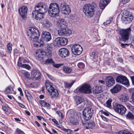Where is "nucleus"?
<instances>
[{"label":"nucleus","instance_id":"72a5a7b5","mask_svg":"<svg viewBox=\"0 0 134 134\" xmlns=\"http://www.w3.org/2000/svg\"><path fill=\"white\" fill-rule=\"evenodd\" d=\"M12 45L10 43H8L7 45V52L9 54H10L11 53L12 51Z\"/></svg>","mask_w":134,"mask_h":134},{"label":"nucleus","instance_id":"f257e3e1","mask_svg":"<svg viewBox=\"0 0 134 134\" xmlns=\"http://www.w3.org/2000/svg\"><path fill=\"white\" fill-rule=\"evenodd\" d=\"M35 9L32 13L33 17L36 20H40L43 18L44 14L47 11L48 7L45 4L40 3L35 5Z\"/></svg>","mask_w":134,"mask_h":134},{"label":"nucleus","instance_id":"de8ad7c7","mask_svg":"<svg viewBox=\"0 0 134 134\" xmlns=\"http://www.w3.org/2000/svg\"><path fill=\"white\" fill-rule=\"evenodd\" d=\"M112 102V100L111 99H109L107 100L106 102L107 106L108 108H110L111 107V103Z\"/></svg>","mask_w":134,"mask_h":134},{"label":"nucleus","instance_id":"c9c22d12","mask_svg":"<svg viewBox=\"0 0 134 134\" xmlns=\"http://www.w3.org/2000/svg\"><path fill=\"white\" fill-rule=\"evenodd\" d=\"M102 89L100 87L96 86L95 89L93 90V92L95 94H97L102 92Z\"/></svg>","mask_w":134,"mask_h":134},{"label":"nucleus","instance_id":"338daca9","mask_svg":"<svg viewBox=\"0 0 134 134\" xmlns=\"http://www.w3.org/2000/svg\"><path fill=\"white\" fill-rule=\"evenodd\" d=\"M2 107L4 111H8V110L5 106H3Z\"/></svg>","mask_w":134,"mask_h":134},{"label":"nucleus","instance_id":"ddd939ff","mask_svg":"<svg viewBox=\"0 0 134 134\" xmlns=\"http://www.w3.org/2000/svg\"><path fill=\"white\" fill-rule=\"evenodd\" d=\"M18 11L22 19L24 20H26L27 11V7L22 6L19 8Z\"/></svg>","mask_w":134,"mask_h":134},{"label":"nucleus","instance_id":"6ab92c4d","mask_svg":"<svg viewBox=\"0 0 134 134\" xmlns=\"http://www.w3.org/2000/svg\"><path fill=\"white\" fill-rule=\"evenodd\" d=\"M105 80L107 85L108 87H110L113 85L115 83V81L114 78L111 76L106 77Z\"/></svg>","mask_w":134,"mask_h":134},{"label":"nucleus","instance_id":"9d476101","mask_svg":"<svg viewBox=\"0 0 134 134\" xmlns=\"http://www.w3.org/2000/svg\"><path fill=\"white\" fill-rule=\"evenodd\" d=\"M94 11L92 8H89L87 4H85L83 7V11L85 15L89 18L92 16Z\"/></svg>","mask_w":134,"mask_h":134},{"label":"nucleus","instance_id":"a18cd8bd","mask_svg":"<svg viewBox=\"0 0 134 134\" xmlns=\"http://www.w3.org/2000/svg\"><path fill=\"white\" fill-rule=\"evenodd\" d=\"M18 60L19 61H20L21 62V63L23 62L24 63H28L29 62V61L28 59H25L21 57H20Z\"/></svg>","mask_w":134,"mask_h":134},{"label":"nucleus","instance_id":"20e7f679","mask_svg":"<svg viewBox=\"0 0 134 134\" xmlns=\"http://www.w3.org/2000/svg\"><path fill=\"white\" fill-rule=\"evenodd\" d=\"M93 113V110L89 107L85 108L83 111V117L81 120L82 124H85V122L91 118Z\"/></svg>","mask_w":134,"mask_h":134},{"label":"nucleus","instance_id":"f3484780","mask_svg":"<svg viewBox=\"0 0 134 134\" xmlns=\"http://www.w3.org/2000/svg\"><path fill=\"white\" fill-rule=\"evenodd\" d=\"M56 25L59 27H66L67 26V24L66 21L62 18L58 19L56 21Z\"/></svg>","mask_w":134,"mask_h":134},{"label":"nucleus","instance_id":"49530a36","mask_svg":"<svg viewBox=\"0 0 134 134\" xmlns=\"http://www.w3.org/2000/svg\"><path fill=\"white\" fill-rule=\"evenodd\" d=\"M74 82H72L71 83L65 82L64 83L65 86L67 88L70 87L73 84Z\"/></svg>","mask_w":134,"mask_h":134},{"label":"nucleus","instance_id":"b1692460","mask_svg":"<svg viewBox=\"0 0 134 134\" xmlns=\"http://www.w3.org/2000/svg\"><path fill=\"white\" fill-rule=\"evenodd\" d=\"M43 27L46 28H49L52 25V23L47 19H45L42 23Z\"/></svg>","mask_w":134,"mask_h":134},{"label":"nucleus","instance_id":"680f3d73","mask_svg":"<svg viewBox=\"0 0 134 134\" xmlns=\"http://www.w3.org/2000/svg\"><path fill=\"white\" fill-rule=\"evenodd\" d=\"M101 118H102V119L103 120H104V121H106V122L107 121V118L105 117H104L103 115H101Z\"/></svg>","mask_w":134,"mask_h":134},{"label":"nucleus","instance_id":"c03bdc74","mask_svg":"<svg viewBox=\"0 0 134 134\" xmlns=\"http://www.w3.org/2000/svg\"><path fill=\"white\" fill-rule=\"evenodd\" d=\"M113 19L112 17H111L109 18L105 22H104L103 23V25L104 26H106V25L109 24L113 20Z\"/></svg>","mask_w":134,"mask_h":134},{"label":"nucleus","instance_id":"4d7b16f0","mask_svg":"<svg viewBox=\"0 0 134 134\" xmlns=\"http://www.w3.org/2000/svg\"><path fill=\"white\" fill-rule=\"evenodd\" d=\"M98 82L99 84L100 85H104L105 83V82L103 80H99Z\"/></svg>","mask_w":134,"mask_h":134},{"label":"nucleus","instance_id":"7ed1b4c3","mask_svg":"<svg viewBox=\"0 0 134 134\" xmlns=\"http://www.w3.org/2000/svg\"><path fill=\"white\" fill-rule=\"evenodd\" d=\"M60 9L57 3H51L48 8V13L51 17L54 18L58 15Z\"/></svg>","mask_w":134,"mask_h":134},{"label":"nucleus","instance_id":"79ce46f5","mask_svg":"<svg viewBox=\"0 0 134 134\" xmlns=\"http://www.w3.org/2000/svg\"><path fill=\"white\" fill-rule=\"evenodd\" d=\"M87 5L90 8H92L93 10H94V8L97 6V4L94 2L92 3L91 4H87Z\"/></svg>","mask_w":134,"mask_h":134},{"label":"nucleus","instance_id":"2f4dec72","mask_svg":"<svg viewBox=\"0 0 134 134\" xmlns=\"http://www.w3.org/2000/svg\"><path fill=\"white\" fill-rule=\"evenodd\" d=\"M39 103L43 107H46L48 108L50 107V105L44 100H40L39 101Z\"/></svg>","mask_w":134,"mask_h":134},{"label":"nucleus","instance_id":"6e6d98bb","mask_svg":"<svg viewBox=\"0 0 134 134\" xmlns=\"http://www.w3.org/2000/svg\"><path fill=\"white\" fill-rule=\"evenodd\" d=\"M56 113L58 114L59 116H60L62 119H63V116L62 115V113L60 111H58L56 112Z\"/></svg>","mask_w":134,"mask_h":134},{"label":"nucleus","instance_id":"3c124183","mask_svg":"<svg viewBox=\"0 0 134 134\" xmlns=\"http://www.w3.org/2000/svg\"><path fill=\"white\" fill-rule=\"evenodd\" d=\"M78 67L80 68H83L85 67L84 64L82 63H80L77 64Z\"/></svg>","mask_w":134,"mask_h":134},{"label":"nucleus","instance_id":"f03ea898","mask_svg":"<svg viewBox=\"0 0 134 134\" xmlns=\"http://www.w3.org/2000/svg\"><path fill=\"white\" fill-rule=\"evenodd\" d=\"M27 34L30 40L33 42H36L40 36L38 30L34 27H30L28 30Z\"/></svg>","mask_w":134,"mask_h":134},{"label":"nucleus","instance_id":"412c9836","mask_svg":"<svg viewBox=\"0 0 134 134\" xmlns=\"http://www.w3.org/2000/svg\"><path fill=\"white\" fill-rule=\"evenodd\" d=\"M45 84L46 89L49 92L54 88L53 87V83L48 80L46 81Z\"/></svg>","mask_w":134,"mask_h":134},{"label":"nucleus","instance_id":"69168bd1","mask_svg":"<svg viewBox=\"0 0 134 134\" xmlns=\"http://www.w3.org/2000/svg\"><path fill=\"white\" fill-rule=\"evenodd\" d=\"M118 61L120 62V63H122L123 62V60L121 58H118L117 59Z\"/></svg>","mask_w":134,"mask_h":134},{"label":"nucleus","instance_id":"c85d7f7f","mask_svg":"<svg viewBox=\"0 0 134 134\" xmlns=\"http://www.w3.org/2000/svg\"><path fill=\"white\" fill-rule=\"evenodd\" d=\"M60 37H57L54 39L53 41V43L55 46L59 47L60 45Z\"/></svg>","mask_w":134,"mask_h":134},{"label":"nucleus","instance_id":"09e8293b","mask_svg":"<svg viewBox=\"0 0 134 134\" xmlns=\"http://www.w3.org/2000/svg\"><path fill=\"white\" fill-rule=\"evenodd\" d=\"M53 60L52 59H48L44 63L46 64H47L50 63H53Z\"/></svg>","mask_w":134,"mask_h":134},{"label":"nucleus","instance_id":"603ef678","mask_svg":"<svg viewBox=\"0 0 134 134\" xmlns=\"http://www.w3.org/2000/svg\"><path fill=\"white\" fill-rule=\"evenodd\" d=\"M24 75L26 78L28 79H30V77H29L30 74L27 72H25Z\"/></svg>","mask_w":134,"mask_h":134},{"label":"nucleus","instance_id":"f8f14e48","mask_svg":"<svg viewBox=\"0 0 134 134\" xmlns=\"http://www.w3.org/2000/svg\"><path fill=\"white\" fill-rule=\"evenodd\" d=\"M62 13L64 14L68 15L71 12V10L68 5L65 3H62L60 5Z\"/></svg>","mask_w":134,"mask_h":134},{"label":"nucleus","instance_id":"cd10ccee","mask_svg":"<svg viewBox=\"0 0 134 134\" xmlns=\"http://www.w3.org/2000/svg\"><path fill=\"white\" fill-rule=\"evenodd\" d=\"M60 38L61 45L64 46L67 44L68 41L66 38L60 37Z\"/></svg>","mask_w":134,"mask_h":134},{"label":"nucleus","instance_id":"5fc2aeb1","mask_svg":"<svg viewBox=\"0 0 134 134\" xmlns=\"http://www.w3.org/2000/svg\"><path fill=\"white\" fill-rule=\"evenodd\" d=\"M16 131V134H24V133L23 131L18 129H17Z\"/></svg>","mask_w":134,"mask_h":134},{"label":"nucleus","instance_id":"6e6552de","mask_svg":"<svg viewBox=\"0 0 134 134\" xmlns=\"http://www.w3.org/2000/svg\"><path fill=\"white\" fill-rule=\"evenodd\" d=\"M71 51L74 55H78L81 53L82 51V48L79 44H75L72 47Z\"/></svg>","mask_w":134,"mask_h":134},{"label":"nucleus","instance_id":"4468645a","mask_svg":"<svg viewBox=\"0 0 134 134\" xmlns=\"http://www.w3.org/2000/svg\"><path fill=\"white\" fill-rule=\"evenodd\" d=\"M79 93H90L91 92L90 86L89 85H83L78 89Z\"/></svg>","mask_w":134,"mask_h":134},{"label":"nucleus","instance_id":"0eeeda50","mask_svg":"<svg viewBox=\"0 0 134 134\" xmlns=\"http://www.w3.org/2000/svg\"><path fill=\"white\" fill-rule=\"evenodd\" d=\"M116 81L123 85L128 86L130 85L128 80L126 77L124 76L119 75L116 79Z\"/></svg>","mask_w":134,"mask_h":134},{"label":"nucleus","instance_id":"7c9ffc66","mask_svg":"<svg viewBox=\"0 0 134 134\" xmlns=\"http://www.w3.org/2000/svg\"><path fill=\"white\" fill-rule=\"evenodd\" d=\"M18 64L19 66L23 68H25L28 70H29L31 69L30 66L29 65L23 64L22 63H20L19 61L18 62Z\"/></svg>","mask_w":134,"mask_h":134},{"label":"nucleus","instance_id":"4c0bfd02","mask_svg":"<svg viewBox=\"0 0 134 134\" xmlns=\"http://www.w3.org/2000/svg\"><path fill=\"white\" fill-rule=\"evenodd\" d=\"M43 55L42 53L40 52L36 56V58L39 60L42 61L43 59Z\"/></svg>","mask_w":134,"mask_h":134},{"label":"nucleus","instance_id":"473e14b6","mask_svg":"<svg viewBox=\"0 0 134 134\" xmlns=\"http://www.w3.org/2000/svg\"><path fill=\"white\" fill-rule=\"evenodd\" d=\"M25 93L28 100L29 101L31 100L32 99V97L28 91L27 90H25Z\"/></svg>","mask_w":134,"mask_h":134},{"label":"nucleus","instance_id":"9b49d317","mask_svg":"<svg viewBox=\"0 0 134 134\" xmlns=\"http://www.w3.org/2000/svg\"><path fill=\"white\" fill-rule=\"evenodd\" d=\"M66 27H62L58 30V34L59 36H68L71 33V31L69 29H66Z\"/></svg>","mask_w":134,"mask_h":134},{"label":"nucleus","instance_id":"37998d69","mask_svg":"<svg viewBox=\"0 0 134 134\" xmlns=\"http://www.w3.org/2000/svg\"><path fill=\"white\" fill-rule=\"evenodd\" d=\"M119 134H134L126 130H122L119 132Z\"/></svg>","mask_w":134,"mask_h":134},{"label":"nucleus","instance_id":"13d9d810","mask_svg":"<svg viewBox=\"0 0 134 134\" xmlns=\"http://www.w3.org/2000/svg\"><path fill=\"white\" fill-rule=\"evenodd\" d=\"M65 131L66 132V134H70L72 132V131L69 129H66Z\"/></svg>","mask_w":134,"mask_h":134},{"label":"nucleus","instance_id":"aec40b11","mask_svg":"<svg viewBox=\"0 0 134 134\" xmlns=\"http://www.w3.org/2000/svg\"><path fill=\"white\" fill-rule=\"evenodd\" d=\"M45 54L48 57H49L51 56L52 53V47L51 45L50 44H47L45 45Z\"/></svg>","mask_w":134,"mask_h":134},{"label":"nucleus","instance_id":"a878e982","mask_svg":"<svg viewBox=\"0 0 134 134\" xmlns=\"http://www.w3.org/2000/svg\"><path fill=\"white\" fill-rule=\"evenodd\" d=\"M121 86L120 85L117 84L113 88L110 90L112 93H116L119 92L121 90Z\"/></svg>","mask_w":134,"mask_h":134},{"label":"nucleus","instance_id":"ea45409f","mask_svg":"<svg viewBox=\"0 0 134 134\" xmlns=\"http://www.w3.org/2000/svg\"><path fill=\"white\" fill-rule=\"evenodd\" d=\"M129 98V97L127 96H123L120 98V100L122 102H126Z\"/></svg>","mask_w":134,"mask_h":134},{"label":"nucleus","instance_id":"423d86ee","mask_svg":"<svg viewBox=\"0 0 134 134\" xmlns=\"http://www.w3.org/2000/svg\"><path fill=\"white\" fill-rule=\"evenodd\" d=\"M81 114L78 113L77 114H74L72 116H69V120L70 122L74 125H77L81 122Z\"/></svg>","mask_w":134,"mask_h":134},{"label":"nucleus","instance_id":"0e129e2a","mask_svg":"<svg viewBox=\"0 0 134 134\" xmlns=\"http://www.w3.org/2000/svg\"><path fill=\"white\" fill-rule=\"evenodd\" d=\"M132 85H134V76H132L130 77Z\"/></svg>","mask_w":134,"mask_h":134},{"label":"nucleus","instance_id":"4be33fe9","mask_svg":"<svg viewBox=\"0 0 134 134\" xmlns=\"http://www.w3.org/2000/svg\"><path fill=\"white\" fill-rule=\"evenodd\" d=\"M85 122V124H82L83 126L87 129H92L94 127L95 124L94 122L92 121H89L88 122Z\"/></svg>","mask_w":134,"mask_h":134},{"label":"nucleus","instance_id":"f704fd0d","mask_svg":"<svg viewBox=\"0 0 134 134\" xmlns=\"http://www.w3.org/2000/svg\"><path fill=\"white\" fill-rule=\"evenodd\" d=\"M13 91V88L9 86L6 89L5 91V93L6 94L12 93Z\"/></svg>","mask_w":134,"mask_h":134},{"label":"nucleus","instance_id":"e2e57ef3","mask_svg":"<svg viewBox=\"0 0 134 134\" xmlns=\"http://www.w3.org/2000/svg\"><path fill=\"white\" fill-rule=\"evenodd\" d=\"M17 103L19 105L21 108H24V107H25L24 105H23L22 104L19 102H17Z\"/></svg>","mask_w":134,"mask_h":134},{"label":"nucleus","instance_id":"5701e85b","mask_svg":"<svg viewBox=\"0 0 134 134\" xmlns=\"http://www.w3.org/2000/svg\"><path fill=\"white\" fill-rule=\"evenodd\" d=\"M32 77L35 78L36 80L39 79L41 76V73L39 71L34 70L31 72Z\"/></svg>","mask_w":134,"mask_h":134},{"label":"nucleus","instance_id":"39448f33","mask_svg":"<svg viewBox=\"0 0 134 134\" xmlns=\"http://www.w3.org/2000/svg\"><path fill=\"white\" fill-rule=\"evenodd\" d=\"M131 29L128 28L125 29H121L119 31V34L121 37L122 41H125L128 40L129 38V36L130 34Z\"/></svg>","mask_w":134,"mask_h":134},{"label":"nucleus","instance_id":"bb28decb","mask_svg":"<svg viewBox=\"0 0 134 134\" xmlns=\"http://www.w3.org/2000/svg\"><path fill=\"white\" fill-rule=\"evenodd\" d=\"M49 92L51 97L55 98L57 97L58 96L59 93L58 91L55 88L50 92Z\"/></svg>","mask_w":134,"mask_h":134},{"label":"nucleus","instance_id":"58836bf2","mask_svg":"<svg viewBox=\"0 0 134 134\" xmlns=\"http://www.w3.org/2000/svg\"><path fill=\"white\" fill-rule=\"evenodd\" d=\"M75 102L78 105L82 102V100L81 98L78 96H76L75 99Z\"/></svg>","mask_w":134,"mask_h":134},{"label":"nucleus","instance_id":"864d4df0","mask_svg":"<svg viewBox=\"0 0 134 134\" xmlns=\"http://www.w3.org/2000/svg\"><path fill=\"white\" fill-rule=\"evenodd\" d=\"M99 19V16H97L94 19L92 20V21L93 23H98V22Z\"/></svg>","mask_w":134,"mask_h":134},{"label":"nucleus","instance_id":"1a4fd4ad","mask_svg":"<svg viewBox=\"0 0 134 134\" xmlns=\"http://www.w3.org/2000/svg\"><path fill=\"white\" fill-rule=\"evenodd\" d=\"M114 108L116 112L120 114H123L125 113L126 108L121 104L115 103L114 106Z\"/></svg>","mask_w":134,"mask_h":134},{"label":"nucleus","instance_id":"052dcab7","mask_svg":"<svg viewBox=\"0 0 134 134\" xmlns=\"http://www.w3.org/2000/svg\"><path fill=\"white\" fill-rule=\"evenodd\" d=\"M121 45L122 47L125 48V46L127 45L129 46V44L127 43L123 44L122 43H121Z\"/></svg>","mask_w":134,"mask_h":134},{"label":"nucleus","instance_id":"bf43d9fd","mask_svg":"<svg viewBox=\"0 0 134 134\" xmlns=\"http://www.w3.org/2000/svg\"><path fill=\"white\" fill-rule=\"evenodd\" d=\"M130 0H122V2L123 4H125L130 1Z\"/></svg>","mask_w":134,"mask_h":134},{"label":"nucleus","instance_id":"e433bc0d","mask_svg":"<svg viewBox=\"0 0 134 134\" xmlns=\"http://www.w3.org/2000/svg\"><path fill=\"white\" fill-rule=\"evenodd\" d=\"M98 53L97 52H93L91 55V59H96L98 58Z\"/></svg>","mask_w":134,"mask_h":134},{"label":"nucleus","instance_id":"a19ab883","mask_svg":"<svg viewBox=\"0 0 134 134\" xmlns=\"http://www.w3.org/2000/svg\"><path fill=\"white\" fill-rule=\"evenodd\" d=\"M126 117L131 119H134V115L130 112L129 111L126 115Z\"/></svg>","mask_w":134,"mask_h":134},{"label":"nucleus","instance_id":"dca6fc26","mask_svg":"<svg viewBox=\"0 0 134 134\" xmlns=\"http://www.w3.org/2000/svg\"><path fill=\"white\" fill-rule=\"evenodd\" d=\"M59 54L61 57L63 58H65L69 55L70 52L67 49L63 48L59 49Z\"/></svg>","mask_w":134,"mask_h":134},{"label":"nucleus","instance_id":"c756f323","mask_svg":"<svg viewBox=\"0 0 134 134\" xmlns=\"http://www.w3.org/2000/svg\"><path fill=\"white\" fill-rule=\"evenodd\" d=\"M63 68L65 72L68 74L71 73L72 71L71 68L67 66H64Z\"/></svg>","mask_w":134,"mask_h":134},{"label":"nucleus","instance_id":"393cba45","mask_svg":"<svg viewBox=\"0 0 134 134\" xmlns=\"http://www.w3.org/2000/svg\"><path fill=\"white\" fill-rule=\"evenodd\" d=\"M109 2V0H101L99 3L100 8L102 9H104Z\"/></svg>","mask_w":134,"mask_h":134},{"label":"nucleus","instance_id":"8fccbe9b","mask_svg":"<svg viewBox=\"0 0 134 134\" xmlns=\"http://www.w3.org/2000/svg\"><path fill=\"white\" fill-rule=\"evenodd\" d=\"M36 43L35 44L36 45L35 46L38 47H43L44 46V44L42 43H40L37 42H36Z\"/></svg>","mask_w":134,"mask_h":134},{"label":"nucleus","instance_id":"2eb2a0df","mask_svg":"<svg viewBox=\"0 0 134 134\" xmlns=\"http://www.w3.org/2000/svg\"><path fill=\"white\" fill-rule=\"evenodd\" d=\"M42 39L44 41L48 42L52 39L51 34L49 32L43 31L41 35Z\"/></svg>","mask_w":134,"mask_h":134},{"label":"nucleus","instance_id":"774afa93","mask_svg":"<svg viewBox=\"0 0 134 134\" xmlns=\"http://www.w3.org/2000/svg\"><path fill=\"white\" fill-rule=\"evenodd\" d=\"M132 101L134 103V92L132 94Z\"/></svg>","mask_w":134,"mask_h":134},{"label":"nucleus","instance_id":"a211bd4d","mask_svg":"<svg viewBox=\"0 0 134 134\" xmlns=\"http://www.w3.org/2000/svg\"><path fill=\"white\" fill-rule=\"evenodd\" d=\"M133 19V16L132 15L129 14L126 15L125 17H123L121 18L122 23L125 24L130 23Z\"/></svg>","mask_w":134,"mask_h":134}]
</instances>
